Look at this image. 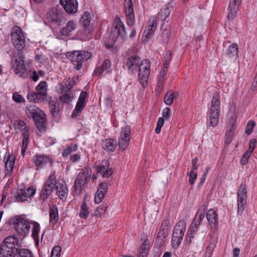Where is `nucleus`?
<instances>
[{"mask_svg":"<svg viewBox=\"0 0 257 257\" xmlns=\"http://www.w3.org/2000/svg\"><path fill=\"white\" fill-rule=\"evenodd\" d=\"M148 72V71H146L145 75H139L140 82L144 87L147 85L148 83L150 74Z\"/></svg>","mask_w":257,"mask_h":257,"instance_id":"8fccbe9b","label":"nucleus"},{"mask_svg":"<svg viewBox=\"0 0 257 257\" xmlns=\"http://www.w3.org/2000/svg\"><path fill=\"white\" fill-rule=\"evenodd\" d=\"M186 223L184 220L179 221L175 225L171 239L172 247L177 249L180 246L185 232Z\"/></svg>","mask_w":257,"mask_h":257,"instance_id":"20e7f679","label":"nucleus"},{"mask_svg":"<svg viewBox=\"0 0 257 257\" xmlns=\"http://www.w3.org/2000/svg\"><path fill=\"white\" fill-rule=\"evenodd\" d=\"M88 98V93L86 91H82L80 94L77 102L86 105Z\"/></svg>","mask_w":257,"mask_h":257,"instance_id":"3c124183","label":"nucleus"},{"mask_svg":"<svg viewBox=\"0 0 257 257\" xmlns=\"http://www.w3.org/2000/svg\"><path fill=\"white\" fill-rule=\"evenodd\" d=\"M64 93H65L64 94L60 96V101L63 104H68L71 102L73 99V97H71L70 96V95L72 94L68 92Z\"/></svg>","mask_w":257,"mask_h":257,"instance_id":"a18cd8bd","label":"nucleus"},{"mask_svg":"<svg viewBox=\"0 0 257 257\" xmlns=\"http://www.w3.org/2000/svg\"><path fill=\"white\" fill-rule=\"evenodd\" d=\"M124 7L127 19V25L132 26L135 22V13L132 0H124Z\"/></svg>","mask_w":257,"mask_h":257,"instance_id":"4468645a","label":"nucleus"},{"mask_svg":"<svg viewBox=\"0 0 257 257\" xmlns=\"http://www.w3.org/2000/svg\"><path fill=\"white\" fill-rule=\"evenodd\" d=\"M14 225L18 232L22 235H26L30 231V224L28 221L21 216L15 218Z\"/></svg>","mask_w":257,"mask_h":257,"instance_id":"9b49d317","label":"nucleus"},{"mask_svg":"<svg viewBox=\"0 0 257 257\" xmlns=\"http://www.w3.org/2000/svg\"><path fill=\"white\" fill-rule=\"evenodd\" d=\"M96 171L99 173L103 177L108 178L113 172V169L109 167V162L107 160H104L96 167Z\"/></svg>","mask_w":257,"mask_h":257,"instance_id":"dca6fc26","label":"nucleus"},{"mask_svg":"<svg viewBox=\"0 0 257 257\" xmlns=\"http://www.w3.org/2000/svg\"><path fill=\"white\" fill-rule=\"evenodd\" d=\"M55 189L56 190L57 195L62 200H66V196L68 194V189L64 181L63 183H59L56 181Z\"/></svg>","mask_w":257,"mask_h":257,"instance_id":"393cba45","label":"nucleus"},{"mask_svg":"<svg viewBox=\"0 0 257 257\" xmlns=\"http://www.w3.org/2000/svg\"><path fill=\"white\" fill-rule=\"evenodd\" d=\"M36 90H37V91H42L43 92L47 93V84L46 82L41 81L36 86Z\"/></svg>","mask_w":257,"mask_h":257,"instance_id":"603ef678","label":"nucleus"},{"mask_svg":"<svg viewBox=\"0 0 257 257\" xmlns=\"http://www.w3.org/2000/svg\"><path fill=\"white\" fill-rule=\"evenodd\" d=\"M200 224V223L199 222H198V220H196V218H195L188 230V231H189V233L192 234L196 233Z\"/></svg>","mask_w":257,"mask_h":257,"instance_id":"864d4df0","label":"nucleus"},{"mask_svg":"<svg viewBox=\"0 0 257 257\" xmlns=\"http://www.w3.org/2000/svg\"><path fill=\"white\" fill-rule=\"evenodd\" d=\"M108 189V184L103 182L99 184L96 193L94 196V202L95 203H100L103 199L104 195L106 194Z\"/></svg>","mask_w":257,"mask_h":257,"instance_id":"aec40b11","label":"nucleus"},{"mask_svg":"<svg viewBox=\"0 0 257 257\" xmlns=\"http://www.w3.org/2000/svg\"><path fill=\"white\" fill-rule=\"evenodd\" d=\"M256 142V140L254 139H251L249 142V148L246 151L248 152L250 154H251L252 152L255 148Z\"/></svg>","mask_w":257,"mask_h":257,"instance_id":"e2e57ef3","label":"nucleus"},{"mask_svg":"<svg viewBox=\"0 0 257 257\" xmlns=\"http://www.w3.org/2000/svg\"><path fill=\"white\" fill-rule=\"evenodd\" d=\"M62 14L61 11L57 8H52L46 15V18L48 22L51 24H57L61 26L62 21Z\"/></svg>","mask_w":257,"mask_h":257,"instance_id":"ddd939ff","label":"nucleus"},{"mask_svg":"<svg viewBox=\"0 0 257 257\" xmlns=\"http://www.w3.org/2000/svg\"><path fill=\"white\" fill-rule=\"evenodd\" d=\"M206 217L210 224L211 229L215 230L218 222L217 213L213 209H210L207 212Z\"/></svg>","mask_w":257,"mask_h":257,"instance_id":"5701e85b","label":"nucleus"},{"mask_svg":"<svg viewBox=\"0 0 257 257\" xmlns=\"http://www.w3.org/2000/svg\"><path fill=\"white\" fill-rule=\"evenodd\" d=\"M170 115V109L169 107H166L163 110L162 116L164 119H168Z\"/></svg>","mask_w":257,"mask_h":257,"instance_id":"69168bd1","label":"nucleus"},{"mask_svg":"<svg viewBox=\"0 0 257 257\" xmlns=\"http://www.w3.org/2000/svg\"><path fill=\"white\" fill-rule=\"evenodd\" d=\"M160 229H166V230L169 231L170 229V222L169 219H165L163 221Z\"/></svg>","mask_w":257,"mask_h":257,"instance_id":"bf43d9fd","label":"nucleus"},{"mask_svg":"<svg viewBox=\"0 0 257 257\" xmlns=\"http://www.w3.org/2000/svg\"><path fill=\"white\" fill-rule=\"evenodd\" d=\"M171 11L168 6L165 7L161 9L158 14V16L155 19L160 20L161 21L166 20L169 16Z\"/></svg>","mask_w":257,"mask_h":257,"instance_id":"f704fd0d","label":"nucleus"},{"mask_svg":"<svg viewBox=\"0 0 257 257\" xmlns=\"http://www.w3.org/2000/svg\"><path fill=\"white\" fill-rule=\"evenodd\" d=\"M44 102L49 103V108L53 116L55 115L58 112L59 108V104L57 98L48 96Z\"/></svg>","mask_w":257,"mask_h":257,"instance_id":"412c9836","label":"nucleus"},{"mask_svg":"<svg viewBox=\"0 0 257 257\" xmlns=\"http://www.w3.org/2000/svg\"><path fill=\"white\" fill-rule=\"evenodd\" d=\"M16 127L19 130H21L24 132L26 130H28L26 126L25 122L23 120H19L17 122Z\"/></svg>","mask_w":257,"mask_h":257,"instance_id":"680f3d73","label":"nucleus"},{"mask_svg":"<svg viewBox=\"0 0 257 257\" xmlns=\"http://www.w3.org/2000/svg\"><path fill=\"white\" fill-rule=\"evenodd\" d=\"M168 232L169 231L166 230V229H160L158 233L157 237L158 238H162L164 239L168 236Z\"/></svg>","mask_w":257,"mask_h":257,"instance_id":"0e129e2a","label":"nucleus"},{"mask_svg":"<svg viewBox=\"0 0 257 257\" xmlns=\"http://www.w3.org/2000/svg\"><path fill=\"white\" fill-rule=\"evenodd\" d=\"M50 222L54 225L58 221L59 215L57 207L53 205L50 207Z\"/></svg>","mask_w":257,"mask_h":257,"instance_id":"72a5a7b5","label":"nucleus"},{"mask_svg":"<svg viewBox=\"0 0 257 257\" xmlns=\"http://www.w3.org/2000/svg\"><path fill=\"white\" fill-rule=\"evenodd\" d=\"M237 214L241 215L246 204L247 190L245 184L241 183L237 193Z\"/></svg>","mask_w":257,"mask_h":257,"instance_id":"0eeeda50","label":"nucleus"},{"mask_svg":"<svg viewBox=\"0 0 257 257\" xmlns=\"http://www.w3.org/2000/svg\"><path fill=\"white\" fill-rule=\"evenodd\" d=\"M115 25L114 30L112 31L111 33H114L117 38L118 36L123 38L126 34L125 27L122 22L121 21L119 18L115 19Z\"/></svg>","mask_w":257,"mask_h":257,"instance_id":"4be33fe9","label":"nucleus"},{"mask_svg":"<svg viewBox=\"0 0 257 257\" xmlns=\"http://www.w3.org/2000/svg\"><path fill=\"white\" fill-rule=\"evenodd\" d=\"M255 125V123L254 121L252 120H250L247 122L246 125V129H245V133L247 135H250L253 131V128Z\"/></svg>","mask_w":257,"mask_h":257,"instance_id":"5fc2aeb1","label":"nucleus"},{"mask_svg":"<svg viewBox=\"0 0 257 257\" xmlns=\"http://www.w3.org/2000/svg\"><path fill=\"white\" fill-rule=\"evenodd\" d=\"M238 47L235 43L231 44L225 50L223 55L229 59H234L237 54Z\"/></svg>","mask_w":257,"mask_h":257,"instance_id":"c756f323","label":"nucleus"},{"mask_svg":"<svg viewBox=\"0 0 257 257\" xmlns=\"http://www.w3.org/2000/svg\"><path fill=\"white\" fill-rule=\"evenodd\" d=\"M32 196V187H30L26 189L22 188L18 189L15 197L17 201L21 202L27 201Z\"/></svg>","mask_w":257,"mask_h":257,"instance_id":"a211bd4d","label":"nucleus"},{"mask_svg":"<svg viewBox=\"0 0 257 257\" xmlns=\"http://www.w3.org/2000/svg\"><path fill=\"white\" fill-rule=\"evenodd\" d=\"M85 106L86 105L84 104L77 102L75 107L71 115V118L74 119L78 116H80Z\"/></svg>","mask_w":257,"mask_h":257,"instance_id":"4c0bfd02","label":"nucleus"},{"mask_svg":"<svg viewBox=\"0 0 257 257\" xmlns=\"http://www.w3.org/2000/svg\"><path fill=\"white\" fill-rule=\"evenodd\" d=\"M156 23V20L154 17L152 19V20L150 19L149 22L147 23L143 34V35L145 36V38H146V41H147L148 39L150 38L154 34L156 29V27H155L154 26Z\"/></svg>","mask_w":257,"mask_h":257,"instance_id":"b1692460","label":"nucleus"},{"mask_svg":"<svg viewBox=\"0 0 257 257\" xmlns=\"http://www.w3.org/2000/svg\"><path fill=\"white\" fill-rule=\"evenodd\" d=\"M141 58L138 55L132 56L126 59L125 66L127 67L128 73H136L140 66Z\"/></svg>","mask_w":257,"mask_h":257,"instance_id":"2eb2a0df","label":"nucleus"},{"mask_svg":"<svg viewBox=\"0 0 257 257\" xmlns=\"http://www.w3.org/2000/svg\"><path fill=\"white\" fill-rule=\"evenodd\" d=\"M89 214V211H88V208L87 206L86 201L83 200L79 212V217L82 218L86 219Z\"/></svg>","mask_w":257,"mask_h":257,"instance_id":"a19ab883","label":"nucleus"},{"mask_svg":"<svg viewBox=\"0 0 257 257\" xmlns=\"http://www.w3.org/2000/svg\"><path fill=\"white\" fill-rule=\"evenodd\" d=\"M131 127L125 125L121 128L118 139V147L123 151L128 145L130 141Z\"/></svg>","mask_w":257,"mask_h":257,"instance_id":"f8f14e48","label":"nucleus"},{"mask_svg":"<svg viewBox=\"0 0 257 257\" xmlns=\"http://www.w3.org/2000/svg\"><path fill=\"white\" fill-rule=\"evenodd\" d=\"M117 142L115 139H107L103 141L102 148L108 152H113L116 147Z\"/></svg>","mask_w":257,"mask_h":257,"instance_id":"c85d7f7f","label":"nucleus"},{"mask_svg":"<svg viewBox=\"0 0 257 257\" xmlns=\"http://www.w3.org/2000/svg\"><path fill=\"white\" fill-rule=\"evenodd\" d=\"M242 0H230L228 11L227 18L229 20H232L236 16L238 10V7L240 6Z\"/></svg>","mask_w":257,"mask_h":257,"instance_id":"6ab92c4d","label":"nucleus"},{"mask_svg":"<svg viewBox=\"0 0 257 257\" xmlns=\"http://www.w3.org/2000/svg\"><path fill=\"white\" fill-rule=\"evenodd\" d=\"M161 28L163 30L161 35L162 41L163 44L166 46L170 38V32L168 30V27H165L164 25L162 26Z\"/></svg>","mask_w":257,"mask_h":257,"instance_id":"58836bf2","label":"nucleus"},{"mask_svg":"<svg viewBox=\"0 0 257 257\" xmlns=\"http://www.w3.org/2000/svg\"><path fill=\"white\" fill-rule=\"evenodd\" d=\"M17 254L14 249H10L2 244L0 245V257H15Z\"/></svg>","mask_w":257,"mask_h":257,"instance_id":"2f4dec72","label":"nucleus"},{"mask_svg":"<svg viewBox=\"0 0 257 257\" xmlns=\"http://www.w3.org/2000/svg\"><path fill=\"white\" fill-rule=\"evenodd\" d=\"M107 209V207L105 205H102L97 207L96 210L93 213L94 216L96 218L101 217Z\"/></svg>","mask_w":257,"mask_h":257,"instance_id":"de8ad7c7","label":"nucleus"},{"mask_svg":"<svg viewBox=\"0 0 257 257\" xmlns=\"http://www.w3.org/2000/svg\"><path fill=\"white\" fill-rule=\"evenodd\" d=\"M36 159L35 164L36 166L42 168L47 163V158L46 156H36Z\"/></svg>","mask_w":257,"mask_h":257,"instance_id":"37998d69","label":"nucleus"},{"mask_svg":"<svg viewBox=\"0 0 257 257\" xmlns=\"http://www.w3.org/2000/svg\"><path fill=\"white\" fill-rule=\"evenodd\" d=\"M15 158L14 156L9 155L5 163L6 175L10 176L13 171Z\"/></svg>","mask_w":257,"mask_h":257,"instance_id":"473e14b6","label":"nucleus"},{"mask_svg":"<svg viewBox=\"0 0 257 257\" xmlns=\"http://www.w3.org/2000/svg\"><path fill=\"white\" fill-rule=\"evenodd\" d=\"M110 66V61L109 59H105L100 66L96 67L93 73L97 76H100L103 73L106 74L109 72Z\"/></svg>","mask_w":257,"mask_h":257,"instance_id":"a878e982","label":"nucleus"},{"mask_svg":"<svg viewBox=\"0 0 257 257\" xmlns=\"http://www.w3.org/2000/svg\"><path fill=\"white\" fill-rule=\"evenodd\" d=\"M13 98L15 101L19 103L24 101L22 96L17 92H15L13 94Z\"/></svg>","mask_w":257,"mask_h":257,"instance_id":"338daca9","label":"nucleus"},{"mask_svg":"<svg viewBox=\"0 0 257 257\" xmlns=\"http://www.w3.org/2000/svg\"><path fill=\"white\" fill-rule=\"evenodd\" d=\"M91 16L88 12H85L81 18V22L83 28V37L84 40H88L92 38L93 28L90 25Z\"/></svg>","mask_w":257,"mask_h":257,"instance_id":"1a4fd4ad","label":"nucleus"},{"mask_svg":"<svg viewBox=\"0 0 257 257\" xmlns=\"http://www.w3.org/2000/svg\"><path fill=\"white\" fill-rule=\"evenodd\" d=\"M194 233L190 234L189 231H188L187 233L185 236V239L186 240V242L188 244H190L192 242V239L194 238V236L193 235Z\"/></svg>","mask_w":257,"mask_h":257,"instance_id":"774afa93","label":"nucleus"},{"mask_svg":"<svg viewBox=\"0 0 257 257\" xmlns=\"http://www.w3.org/2000/svg\"><path fill=\"white\" fill-rule=\"evenodd\" d=\"M234 123H232L230 127L229 130H227L225 134V143L226 144H229L231 141L233 136L234 131Z\"/></svg>","mask_w":257,"mask_h":257,"instance_id":"79ce46f5","label":"nucleus"},{"mask_svg":"<svg viewBox=\"0 0 257 257\" xmlns=\"http://www.w3.org/2000/svg\"><path fill=\"white\" fill-rule=\"evenodd\" d=\"M220 96L218 91L213 93L211 104L209 113V118L207 123V126L214 127L219 122V113L220 111Z\"/></svg>","mask_w":257,"mask_h":257,"instance_id":"f257e3e1","label":"nucleus"},{"mask_svg":"<svg viewBox=\"0 0 257 257\" xmlns=\"http://www.w3.org/2000/svg\"><path fill=\"white\" fill-rule=\"evenodd\" d=\"M48 97L47 93L43 92L42 91H36L33 92V102L40 103L45 102V100Z\"/></svg>","mask_w":257,"mask_h":257,"instance_id":"e433bc0d","label":"nucleus"},{"mask_svg":"<svg viewBox=\"0 0 257 257\" xmlns=\"http://www.w3.org/2000/svg\"><path fill=\"white\" fill-rule=\"evenodd\" d=\"M3 244L10 249H14L15 251L19 254L18 257H32L31 252L29 250L21 248L22 243L15 235H11L6 237Z\"/></svg>","mask_w":257,"mask_h":257,"instance_id":"f03ea898","label":"nucleus"},{"mask_svg":"<svg viewBox=\"0 0 257 257\" xmlns=\"http://www.w3.org/2000/svg\"><path fill=\"white\" fill-rule=\"evenodd\" d=\"M150 244L148 238L144 240L139 248L137 257H147L150 251Z\"/></svg>","mask_w":257,"mask_h":257,"instance_id":"bb28decb","label":"nucleus"},{"mask_svg":"<svg viewBox=\"0 0 257 257\" xmlns=\"http://www.w3.org/2000/svg\"><path fill=\"white\" fill-rule=\"evenodd\" d=\"M40 229V224L38 222L33 221V238L35 236H39L38 233L39 232Z\"/></svg>","mask_w":257,"mask_h":257,"instance_id":"052dcab7","label":"nucleus"},{"mask_svg":"<svg viewBox=\"0 0 257 257\" xmlns=\"http://www.w3.org/2000/svg\"><path fill=\"white\" fill-rule=\"evenodd\" d=\"M11 41L13 46L17 50H22L26 46L25 36L22 29L18 26H14L11 32Z\"/></svg>","mask_w":257,"mask_h":257,"instance_id":"39448f33","label":"nucleus"},{"mask_svg":"<svg viewBox=\"0 0 257 257\" xmlns=\"http://www.w3.org/2000/svg\"><path fill=\"white\" fill-rule=\"evenodd\" d=\"M33 121L40 133L46 131V115L44 111L38 107L33 108Z\"/></svg>","mask_w":257,"mask_h":257,"instance_id":"9d476101","label":"nucleus"},{"mask_svg":"<svg viewBox=\"0 0 257 257\" xmlns=\"http://www.w3.org/2000/svg\"><path fill=\"white\" fill-rule=\"evenodd\" d=\"M251 154L249 153L248 152L246 151L242 155L240 160V163L242 165H245L248 162V159L250 156Z\"/></svg>","mask_w":257,"mask_h":257,"instance_id":"13d9d810","label":"nucleus"},{"mask_svg":"<svg viewBox=\"0 0 257 257\" xmlns=\"http://www.w3.org/2000/svg\"><path fill=\"white\" fill-rule=\"evenodd\" d=\"M150 67L151 64L150 61L147 60L143 61L139 67V75H145V74L146 73V71H148V73L150 74Z\"/></svg>","mask_w":257,"mask_h":257,"instance_id":"c9c22d12","label":"nucleus"},{"mask_svg":"<svg viewBox=\"0 0 257 257\" xmlns=\"http://www.w3.org/2000/svg\"><path fill=\"white\" fill-rule=\"evenodd\" d=\"M188 175L189 176L188 182L191 185H193L197 179V174L194 171H191L188 173Z\"/></svg>","mask_w":257,"mask_h":257,"instance_id":"4d7b16f0","label":"nucleus"},{"mask_svg":"<svg viewBox=\"0 0 257 257\" xmlns=\"http://www.w3.org/2000/svg\"><path fill=\"white\" fill-rule=\"evenodd\" d=\"M65 86L66 87H65V85H60L61 93L68 92L69 93L72 94V92L71 91V90L73 87V84H72L70 82L68 81V83H65Z\"/></svg>","mask_w":257,"mask_h":257,"instance_id":"09e8293b","label":"nucleus"},{"mask_svg":"<svg viewBox=\"0 0 257 257\" xmlns=\"http://www.w3.org/2000/svg\"><path fill=\"white\" fill-rule=\"evenodd\" d=\"M90 177L91 174L88 171H81L78 174L74 181V195H78L81 192L82 186L89 182Z\"/></svg>","mask_w":257,"mask_h":257,"instance_id":"6e6552de","label":"nucleus"},{"mask_svg":"<svg viewBox=\"0 0 257 257\" xmlns=\"http://www.w3.org/2000/svg\"><path fill=\"white\" fill-rule=\"evenodd\" d=\"M116 40L117 37H116L115 35L113 33H111L109 35L108 43L105 42L104 43L106 48L108 49H111L112 50L113 46L116 41Z\"/></svg>","mask_w":257,"mask_h":257,"instance_id":"c03bdc74","label":"nucleus"},{"mask_svg":"<svg viewBox=\"0 0 257 257\" xmlns=\"http://www.w3.org/2000/svg\"><path fill=\"white\" fill-rule=\"evenodd\" d=\"M173 91L169 90L164 96V101L167 105H170L173 102Z\"/></svg>","mask_w":257,"mask_h":257,"instance_id":"49530a36","label":"nucleus"},{"mask_svg":"<svg viewBox=\"0 0 257 257\" xmlns=\"http://www.w3.org/2000/svg\"><path fill=\"white\" fill-rule=\"evenodd\" d=\"M56 184V177L55 174L50 175L46 180L40 193L41 198L45 201L51 195L55 188Z\"/></svg>","mask_w":257,"mask_h":257,"instance_id":"423d86ee","label":"nucleus"},{"mask_svg":"<svg viewBox=\"0 0 257 257\" xmlns=\"http://www.w3.org/2000/svg\"><path fill=\"white\" fill-rule=\"evenodd\" d=\"M60 5L68 14H74L77 11L78 2L76 0H59Z\"/></svg>","mask_w":257,"mask_h":257,"instance_id":"f3484780","label":"nucleus"},{"mask_svg":"<svg viewBox=\"0 0 257 257\" xmlns=\"http://www.w3.org/2000/svg\"><path fill=\"white\" fill-rule=\"evenodd\" d=\"M66 56L71 61L73 68L79 70L82 67V63L91 57V54L85 51H74L67 52Z\"/></svg>","mask_w":257,"mask_h":257,"instance_id":"7ed1b4c3","label":"nucleus"},{"mask_svg":"<svg viewBox=\"0 0 257 257\" xmlns=\"http://www.w3.org/2000/svg\"><path fill=\"white\" fill-rule=\"evenodd\" d=\"M76 25L77 24L74 21H68L66 24V26L63 27L61 30V35L64 36L70 35L71 32L75 29Z\"/></svg>","mask_w":257,"mask_h":257,"instance_id":"7c9ffc66","label":"nucleus"},{"mask_svg":"<svg viewBox=\"0 0 257 257\" xmlns=\"http://www.w3.org/2000/svg\"><path fill=\"white\" fill-rule=\"evenodd\" d=\"M23 139L22 141V154L24 155L25 152L28 147L29 140V130H26L24 132H23Z\"/></svg>","mask_w":257,"mask_h":257,"instance_id":"ea45409f","label":"nucleus"},{"mask_svg":"<svg viewBox=\"0 0 257 257\" xmlns=\"http://www.w3.org/2000/svg\"><path fill=\"white\" fill-rule=\"evenodd\" d=\"M61 252V248L59 245L54 246L51 253V257H60Z\"/></svg>","mask_w":257,"mask_h":257,"instance_id":"6e6d98bb","label":"nucleus"},{"mask_svg":"<svg viewBox=\"0 0 257 257\" xmlns=\"http://www.w3.org/2000/svg\"><path fill=\"white\" fill-rule=\"evenodd\" d=\"M12 66L17 74L22 75L26 71V68L24 63V61L21 58L15 59L12 63Z\"/></svg>","mask_w":257,"mask_h":257,"instance_id":"cd10ccee","label":"nucleus"}]
</instances>
